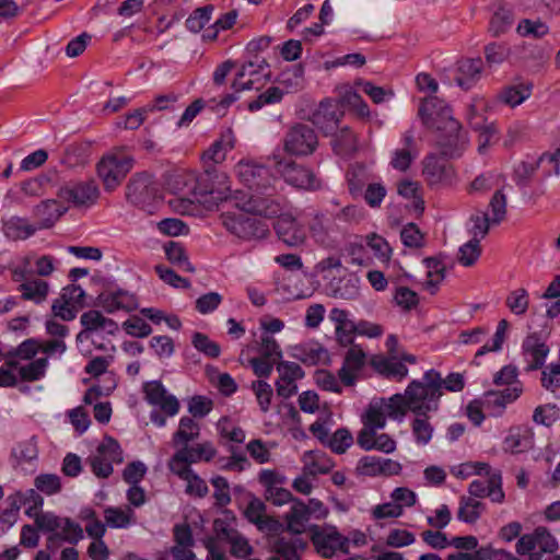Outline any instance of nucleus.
Returning a JSON list of instances; mask_svg holds the SVG:
<instances>
[{"instance_id":"obj_16","label":"nucleus","mask_w":560,"mask_h":560,"mask_svg":"<svg viewBox=\"0 0 560 560\" xmlns=\"http://www.w3.org/2000/svg\"><path fill=\"white\" fill-rule=\"evenodd\" d=\"M422 174L430 187H436L450 185L455 172L453 166L443 158L431 153L423 160Z\"/></svg>"},{"instance_id":"obj_4","label":"nucleus","mask_w":560,"mask_h":560,"mask_svg":"<svg viewBox=\"0 0 560 560\" xmlns=\"http://www.w3.org/2000/svg\"><path fill=\"white\" fill-rule=\"evenodd\" d=\"M122 151L124 148H115L96 164L97 176L106 191H114L133 167L135 159Z\"/></svg>"},{"instance_id":"obj_26","label":"nucleus","mask_w":560,"mask_h":560,"mask_svg":"<svg viewBox=\"0 0 560 560\" xmlns=\"http://www.w3.org/2000/svg\"><path fill=\"white\" fill-rule=\"evenodd\" d=\"M275 230L279 240L289 246H299L303 244L306 238L305 229L296 219L289 215L281 214L278 217L275 223Z\"/></svg>"},{"instance_id":"obj_20","label":"nucleus","mask_w":560,"mask_h":560,"mask_svg":"<svg viewBox=\"0 0 560 560\" xmlns=\"http://www.w3.org/2000/svg\"><path fill=\"white\" fill-rule=\"evenodd\" d=\"M266 509V504L259 498L253 497L244 511V516L249 523L256 525L260 532L277 534L283 525L277 518L267 515Z\"/></svg>"},{"instance_id":"obj_53","label":"nucleus","mask_w":560,"mask_h":560,"mask_svg":"<svg viewBox=\"0 0 560 560\" xmlns=\"http://www.w3.org/2000/svg\"><path fill=\"white\" fill-rule=\"evenodd\" d=\"M48 368V359L39 358L26 365L19 368V375L23 382H35L42 380Z\"/></svg>"},{"instance_id":"obj_9","label":"nucleus","mask_w":560,"mask_h":560,"mask_svg":"<svg viewBox=\"0 0 560 560\" xmlns=\"http://www.w3.org/2000/svg\"><path fill=\"white\" fill-rule=\"evenodd\" d=\"M223 224L230 233L243 241L262 240L269 234L266 222L246 213L225 215Z\"/></svg>"},{"instance_id":"obj_7","label":"nucleus","mask_w":560,"mask_h":560,"mask_svg":"<svg viewBox=\"0 0 560 560\" xmlns=\"http://www.w3.org/2000/svg\"><path fill=\"white\" fill-rule=\"evenodd\" d=\"M88 462L97 478H108L114 471L113 465L124 462L122 450L116 439L105 435L96 453L89 456Z\"/></svg>"},{"instance_id":"obj_3","label":"nucleus","mask_w":560,"mask_h":560,"mask_svg":"<svg viewBox=\"0 0 560 560\" xmlns=\"http://www.w3.org/2000/svg\"><path fill=\"white\" fill-rule=\"evenodd\" d=\"M405 392L416 416H425L429 412L438 411L440 398L443 395L441 373L434 369L427 371L421 381H411Z\"/></svg>"},{"instance_id":"obj_58","label":"nucleus","mask_w":560,"mask_h":560,"mask_svg":"<svg viewBox=\"0 0 560 560\" xmlns=\"http://www.w3.org/2000/svg\"><path fill=\"white\" fill-rule=\"evenodd\" d=\"M214 488V504L218 508H225L231 503L230 483L223 476H215L210 480Z\"/></svg>"},{"instance_id":"obj_55","label":"nucleus","mask_w":560,"mask_h":560,"mask_svg":"<svg viewBox=\"0 0 560 560\" xmlns=\"http://www.w3.org/2000/svg\"><path fill=\"white\" fill-rule=\"evenodd\" d=\"M412 434L418 444L425 445L428 444L433 434V427L429 422L428 415L425 416H416L415 420L411 423Z\"/></svg>"},{"instance_id":"obj_11","label":"nucleus","mask_w":560,"mask_h":560,"mask_svg":"<svg viewBox=\"0 0 560 560\" xmlns=\"http://www.w3.org/2000/svg\"><path fill=\"white\" fill-rule=\"evenodd\" d=\"M318 139L314 129L304 124H296L285 135L284 150L292 155H308L317 148Z\"/></svg>"},{"instance_id":"obj_25","label":"nucleus","mask_w":560,"mask_h":560,"mask_svg":"<svg viewBox=\"0 0 560 560\" xmlns=\"http://www.w3.org/2000/svg\"><path fill=\"white\" fill-rule=\"evenodd\" d=\"M366 354L358 345H352L346 355L342 366L338 371V376L343 385L352 386L357 381L355 373L365 364Z\"/></svg>"},{"instance_id":"obj_51","label":"nucleus","mask_w":560,"mask_h":560,"mask_svg":"<svg viewBox=\"0 0 560 560\" xmlns=\"http://www.w3.org/2000/svg\"><path fill=\"white\" fill-rule=\"evenodd\" d=\"M408 411L412 412V406L406 392L393 395L385 405L386 416L395 420H401Z\"/></svg>"},{"instance_id":"obj_28","label":"nucleus","mask_w":560,"mask_h":560,"mask_svg":"<svg viewBox=\"0 0 560 560\" xmlns=\"http://www.w3.org/2000/svg\"><path fill=\"white\" fill-rule=\"evenodd\" d=\"M402 148L396 149L393 152L390 165L393 168L406 172L412 161L418 156V150L416 148L415 136L411 130H407L401 138Z\"/></svg>"},{"instance_id":"obj_38","label":"nucleus","mask_w":560,"mask_h":560,"mask_svg":"<svg viewBox=\"0 0 560 560\" xmlns=\"http://www.w3.org/2000/svg\"><path fill=\"white\" fill-rule=\"evenodd\" d=\"M311 515V509L300 500H294L287 515L288 530L292 534L304 532L305 524Z\"/></svg>"},{"instance_id":"obj_2","label":"nucleus","mask_w":560,"mask_h":560,"mask_svg":"<svg viewBox=\"0 0 560 560\" xmlns=\"http://www.w3.org/2000/svg\"><path fill=\"white\" fill-rule=\"evenodd\" d=\"M226 176L224 174H214L206 171L201 174L187 172L178 174L174 184L183 187H176L175 194L183 197H188L189 201H201L207 196H212L214 199H226L229 196V187L225 186Z\"/></svg>"},{"instance_id":"obj_32","label":"nucleus","mask_w":560,"mask_h":560,"mask_svg":"<svg viewBox=\"0 0 560 560\" xmlns=\"http://www.w3.org/2000/svg\"><path fill=\"white\" fill-rule=\"evenodd\" d=\"M65 209L54 199H47L35 206L33 213L38 219V230L51 228L63 214Z\"/></svg>"},{"instance_id":"obj_12","label":"nucleus","mask_w":560,"mask_h":560,"mask_svg":"<svg viewBox=\"0 0 560 560\" xmlns=\"http://www.w3.org/2000/svg\"><path fill=\"white\" fill-rule=\"evenodd\" d=\"M276 167L284 182L293 187L306 190H315L320 187V183L313 171L295 163L294 161H279Z\"/></svg>"},{"instance_id":"obj_21","label":"nucleus","mask_w":560,"mask_h":560,"mask_svg":"<svg viewBox=\"0 0 560 560\" xmlns=\"http://www.w3.org/2000/svg\"><path fill=\"white\" fill-rule=\"evenodd\" d=\"M143 393L148 404L160 407L166 416L173 417L179 411L178 399L174 395L167 394L160 381L144 383Z\"/></svg>"},{"instance_id":"obj_39","label":"nucleus","mask_w":560,"mask_h":560,"mask_svg":"<svg viewBox=\"0 0 560 560\" xmlns=\"http://www.w3.org/2000/svg\"><path fill=\"white\" fill-rule=\"evenodd\" d=\"M514 23V14L511 9L500 4L493 12L488 31L493 37H499L506 33Z\"/></svg>"},{"instance_id":"obj_35","label":"nucleus","mask_w":560,"mask_h":560,"mask_svg":"<svg viewBox=\"0 0 560 560\" xmlns=\"http://www.w3.org/2000/svg\"><path fill=\"white\" fill-rule=\"evenodd\" d=\"M235 145V136L231 128L225 129L220 138L215 140L210 148L203 152L202 159L220 163L225 160L228 151Z\"/></svg>"},{"instance_id":"obj_43","label":"nucleus","mask_w":560,"mask_h":560,"mask_svg":"<svg viewBox=\"0 0 560 560\" xmlns=\"http://www.w3.org/2000/svg\"><path fill=\"white\" fill-rule=\"evenodd\" d=\"M330 288L335 298L354 300L360 294V279L354 275H350L339 279L337 282H330Z\"/></svg>"},{"instance_id":"obj_62","label":"nucleus","mask_w":560,"mask_h":560,"mask_svg":"<svg viewBox=\"0 0 560 560\" xmlns=\"http://www.w3.org/2000/svg\"><path fill=\"white\" fill-rule=\"evenodd\" d=\"M480 255V242L471 238L459 247L458 261L465 267H470L479 259Z\"/></svg>"},{"instance_id":"obj_52","label":"nucleus","mask_w":560,"mask_h":560,"mask_svg":"<svg viewBox=\"0 0 560 560\" xmlns=\"http://www.w3.org/2000/svg\"><path fill=\"white\" fill-rule=\"evenodd\" d=\"M541 299L551 300L556 299L551 304L545 303L546 315L548 318H556L560 315V275H556L546 291L541 294Z\"/></svg>"},{"instance_id":"obj_41","label":"nucleus","mask_w":560,"mask_h":560,"mask_svg":"<svg viewBox=\"0 0 560 560\" xmlns=\"http://www.w3.org/2000/svg\"><path fill=\"white\" fill-rule=\"evenodd\" d=\"M21 298L24 301H33L36 304L44 302L48 295L49 284L40 279L22 282L19 287Z\"/></svg>"},{"instance_id":"obj_17","label":"nucleus","mask_w":560,"mask_h":560,"mask_svg":"<svg viewBox=\"0 0 560 560\" xmlns=\"http://www.w3.org/2000/svg\"><path fill=\"white\" fill-rule=\"evenodd\" d=\"M306 546L307 542L296 534L281 535L271 541L272 555L269 560H301Z\"/></svg>"},{"instance_id":"obj_13","label":"nucleus","mask_w":560,"mask_h":560,"mask_svg":"<svg viewBox=\"0 0 560 560\" xmlns=\"http://www.w3.org/2000/svg\"><path fill=\"white\" fill-rule=\"evenodd\" d=\"M236 173L241 182L248 187L252 192L268 188L270 185L278 182L267 166L253 162L241 161L236 165Z\"/></svg>"},{"instance_id":"obj_54","label":"nucleus","mask_w":560,"mask_h":560,"mask_svg":"<svg viewBox=\"0 0 560 560\" xmlns=\"http://www.w3.org/2000/svg\"><path fill=\"white\" fill-rule=\"evenodd\" d=\"M214 8L212 4H208L201 8H197L192 11V13L187 18L185 25L187 30L192 33L200 32L206 24L211 20V15Z\"/></svg>"},{"instance_id":"obj_10","label":"nucleus","mask_w":560,"mask_h":560,"mask_svg":"<svg viewBox=\"0 0 560 560\" xmlns=\"http://www.w3.org/2000/svg\"><path fill=\"white\" fill-rule=\"evenodd\" d=\"M269 65L264 58L255 56V60H249L242 65L232 83L236 92L259 90L269 79L267 71Z\"/></svg>"},{"instance_id":"obj_24","label":"nucleus","mask_w":560,"mask_h":560,"mask_svg":"<svg viewBox=\"0 0 560 560\" xmlns=\"http://www.w3.org/2000/svg\"><path fill=\"white\" fill-rule=\"evenodd\" d=\"M534 447V432L528 425H514L509 429L503 441V448L511 454L528 452Z\"/></svg>"},{"instance_id":"obj_30","label":"nucleus","mask_w":560,"mask_h":560,"mask_svg":"<svg viewBox=\"0 0 560 560\" xmlns=\"http://www.w3.org/2000/svg\"><path fill=\"white\" fill-rule=\"evenodd\" d=\"M38 231L36 224L30 223L26 218L13 215L2 221V232L10 241H24Z\"/></svg>"},{"instance_id":"obj_50","label":"nucleus","mask_w":560,"mask_h":560,"mask_svg":"<svg viewBox=\"0 0 560 560\" xmlns=\"http://www.w3.org/2000/svg\"><path fill=\"white\" fill-rule=\"evenodd\" d=\"M43 503V497L35 489H28L25 492H18L13 499V505L16 510L22 505H27L25 513L30 517H33L35 512H39Z\"/></svg>"},{"instance_id":"obj_40","label":"nucleus","mask_w":560,"mask_h":560,"mask_svg":"<svg viewBox=\"0 0 560 560\" xmlns=\"http://www.w3.org/2000/svg\"><path fill=\"white\" fill-rule=\"evenodd\" d=\"M164 252L167 260L185 272H195V267L189 261V257L183 244L170 241L164 245Z\"/></svg>"},{"instance_id":"obj_27","label":"nucleus","mask_w":560,"mask_h":560,"mask_svg":"<svg viewBox=\"0 0 560 560\" xmlns=\"http://www.w3.org/2000/svg\"><path fill=\"white\" fill-rule=\"evenodd\" d=\"M100 195L97 185L93 180L77 183L63 189L62 196L75 206H91Z\"/></svg>"},{"instance_id":"obj_57","label":"nucleus","mask_w":560,"mask_h":560,"mask_svg":"<svg viewBox=\"0 0 560 560\" xmlns=\"http://www.w3.org/2000/svg\"><path fill=\"white\" fill-rule=\"evenodd\" d=\"M331 220L323 213H316L308 222L312 236L318 243H325L328 237Z\"/></svg>"},{"instance_id":"obj_29","label":"nucleus","mask_w":560,"mask_h":560,"mask_svg":"<svg viewBox=\"0 0 560 560\" xmlns=\"http://www.w3.org/2000/svg\"><path fill=\"white\" fill-rule=\"evenodd\" d=\"M482 70L483 61L481 58L460 60L455 82L463 90H470L479 81Z\"/></svg>"},{"instance_id":"obj_19","label":"nucleus","mask_w":560,"mask_h":560,"mask_svg":"<svg viewBox=\"0 0 560 560\" xmlns=\"http://www.w3.org/2000/svg\"><path fill=\"white\" fill-rule=\"evenodd\" d=\"M312 542L316 551L325 558L335 556L338 551L341 553L349 552V538L342 536L336 529L330 532H315L312 535Z\"/></svg>"},{"instance_id":"obj_6","label":"nucleus","mask_w":560,"mask_h":560,"mask_svg":"<svg viewBox=\"0 0 560 560\" xmlns=\"http://www.w3.org/2000/svg\"><path fill=\"white\" fill-rule=\"evenodd\" d=\"M287 199L277 191L276 184L252 192L244 203V211L266 218L280 217L287 208Z\"/></svg>"},{"instance_id":"obj_31","label":"nucleus","mask_w":560,"mask_h":560,"mask_svg":"<svg viewBox=\"0 0 560 560\" xmlns=\"http://www.w3.org/2000/svg\"><path fill=\"white\" fill-rule=\"evenodd\" d=\"M545 163H551L553 167H556L555 158L551 155H540L536 160L532 161H522L514 168L513 179L515 184L520 187H526L536 170L539 167H545Z\"/></svg>"},{"instance_id":"obj_46","label":"nucleus","mask_w":560,"mask_h":560,"mask_svg":"<svg viewBox=\"0 0 560 560\" xmlns=\"http://www.w3.org/2000/svg\"><path fill=\"white\" fill-rule=\"evenodd\" d=\"M106 524L112 528H127L136 523L135 512L127 506L125 510L120 508H107L104 511Z\"/></svg>"},{"instance_id":"obj_34","label":"nucleus","mask_w":560,"mask_h":560,"mask_svg":"<svg viewBox=\"0 0 560 560\" xmlns=\"http://www.w3.org/2000/svg\"><path fill=\"white\" fill-rule=\"evenodd\" d=\"M374 370L386 378L401 381L408 375V368L394 357H381L372 360Z\"/></svg>"},{"instance_id":"obj_44","label":"nucleus","mask_w":560,"mask_h":560,"mask_svg":"<svg viewBox=\"0 0 560 560\" xmlns=\"http://www.w3.org/2000/svg\"><path fill=\"white\" fill-rule=\"evenodd\" d=\"M485 503L472 498L462 497L457 511V518L467 524L476 523L485 512Z\"/></svg>"},{"instance_id":"obj_64","label":"nucleus","mask_w":560,"mask_h":560,"mask_svg":"<svg viewBox=\"0 0 560 560\" xmlns=\"http://www.w3.org/2000/svg\"><path fill=\"white\" fill-rule=\"evenodd\" d=\"M127 335L136 338H145L152 334V327L141 317L132 316L122 324Z\"/></svg>"},{"instance_id":"obj_36","label":"nucleus","mask_w":560,"mask_h":560,"mask_svg":"<svg viewBox=\"0 0 560 560\" xmlns=\"http://www.w3.org/2000/svg\"><path fill=\"white\" fill-rule=\"evenodd\" d=\"M332 151L340 156H349L358 149V139L349 127L337 129L332 135Z\"/></svg>"},{"instance_id":"obj_47","label":"nucleus","mask_w":560,"mask_h":560,"mask_svg":"<svg viewBox=\"0 0 560 560\" xmlns=\"http://www.w3.org/2000/svg\"><path fill=\"white\" fill-rule=\"evenodd\" d=\"M80 322L86 331L107 329L109 332H113L117 328V324L113 319L106 318L101 312L95 310L83 313Z\"/></svg>"},{"instance_id":"obj_59","label":"nucleus","mask_w":560,"mask_h":560,"mask_svg":"<svg viewBox=\"0 0 560 560\" xmlns=\"http://www.w3.org/2000/svg\"><path fill=\"white\" fill-rule=\"evenodd\" d=\"M353 436L347 428H340L329 438L327 446L336 454H343L352 445Z\"/></svg>"},{"instance_id":"obj_18","label":"nucleus","mask_w":560,"mask_h":560,"mask_svg":"<svg viewBox=\"0 0 560 560\" xmlns=\"http://www.w3.org/2000/svg\"><path fill=\"white\" fill-rule=\"evenodd\" d=\"M279 378L276 382V390L278 396L288 399L296 394V381L302 380L305 375L303 369L295 362L280 361L277 364Z\"/></svg>"},{"instance_id":"obj_45","label":"nucleus","mask_w":560,"mask_h":560,"mask_svg":"<svg viewBox=\"0 0 560 560\" xmlns=\"http://www.w3.org/2000/svg\"><path fill=\"white\" fill-rule=\"evenodd\" d=\"M423 264L428 269L425 289L431 294H435L439 289V284L445 277V267L436 257H427L423 259Z\"/></svg>"},{"instance_id":"obj_37","label":"nucleus","mask_w":560,"mask_h":560,"mask_svg":"<svg viewBox=\"0 0 560 560\" xmlns=\"http://www.w3.org/2000/svg\"><path fill=\"white\" fill-rule=\"evenodd\" d=\"M532 83H517L503 88L499 94L498 100L511 107L522 104L532 95Z\"/></svg>"},{"instance_id":"obj_8","label":"nucleus","mask_w":560,"mask_h":560,"mask_svg":"<svg viewBox=\"0 0 560 560\" xmlns=\"http://www.w3.org/2000/svg\"><path fill=\"white\" fill-rule=\"evenodd\" d=\"M557 548V539L544 526L521 536L516 544V552L521 556L529 555L530 560H540L541 553H552Z\"/></svg>"},{"instance_id":"obj_48","label":"nucleus","mask_w":560,"mask_h":560,"mask_svg":"<svg viewBox=\"0 0 560 560\" xmlns=\"http://www.w3.org/2000/svg\"><path fill=\"white\" fill-rule=\"evenodd\" d=\"M294 357L307 365H316L328 359V352L320 345H307L295 348Z\"/></svg>"},{"instance_id":"obj_5","label":"nucleus","mask_w":560,"mask_h":560,"mask_svg":"<svg viewBox=\"0 0 560 560\" xmlns=\"http://www.w3.org/2000/svg\"><path fill=\"white\" fill-rule=\"evenodd\" d=\"M126 198L135 207L153 214L162 203L158 184L147 173L133 175L126 187Z\"/></svg>"},{"instance_id":"obj_22","label":"nucleus","mask_w":560,"mask_h":560,"mask_svg":"<svg viewBox=\"0 0 560 560\" xmlns=\"http://www.w3.org/2000/svg\"><path fill=\"white\" fill-rule=\"evenodd\" d=\"M96 300V304L109 314L118 311L129 313L138 307L136 295L122 289L104 291Z\"/></svg>"},{"instance_id":"obj_61","label":"nucleus","mask_w":560,"mask_h":560,"mask_svg":"<svg viewBox=\"0 0 560 560\" xmlns=\"http://www.w3.org/2000/svg\"><path fill=\"white\" fill-rule=\"evenodd\" d=\"M192 346L205 355L217 359L221 353L219 343L212 341L207 335L202 332H195L191 339Z\"/></svg>"},{"instance_id":"obj_33","label":"nucleus","mask_w":560,"mask_h":560,"mask_svg":"<svg viewBox=\"0 0 560 560\" xmlns=\"http://www.w3.org/2000/svg\"><path fill=\"white\" fill-rule=\"evenodd\" d=\"M217 455V450L211 442H203L194 446L185 445L177 450V457L179 460L188 462V464H196L201 460L211 462Z\"/></svg>"},{"instance_id":"obj_49","label":"nucleus","mask_w":560,"mask_h":560,"mask_svg":"<svg viewBox=\"0 0 560 560\" xmlns=\"http://www.w3.org/2000/svg\"><path fill=\"white\" fill-rule=\"evenodd\" d=\"M89 160V145L84 143H70L66 147L61 163L68 167L84 165Z\"/></svg>"},{"instance_id":"obj_60","label":"nucleus","mask_w":560,"mask_h":560,"mask_svg":"<svg viewBox=\"0 0 560 560\" xmlns=\"http://www.w3.org/2000/svg\"><path fill=\"white\" fill-rule=\"evenodd\" d=\"M560 417V409L556 404H546L538 406L534 410L533 420L538 424L546 427L552 425Z\"/></svg>"},{"instance_id":"obj_14","label":"nucleus","mask_w":560,"mask_h":560,"mask_svg":"<svg viewBox=\"0 0 560 560\" xmlns=\"http://www.w3.org/2000/svg\"><path fill=\"white\" fill-rule=\"evenodd\" d=\"M345 115L341 105L331 98L323 100L312 115V122L325 136L332 135Z\"/></svg>"},{"instance_id":"obj_63","label":"nucleus","mask_w":560,"mask_h":560,"mask_svg":"<svg viewBox=\"0 0 560 560\" xmlns=\"http://www.w3.org/2000/svg\"><path fill=\"white\" fill-rule=\"evenodd\" d=\"M528 293L523 288L512 291L506 298V305L515 315L525 314L528 308Z\"/></svg>"},{"instance_id":"obj_1","label":"nucleus","mask_w":560,"mask_h":560,"mask_svg":"<svg viewBox=\"0 0 560 560\" xmlns=\"http://www.w3.org/2000/svg\"><path fill=\"white\" fill-rule=\"evenodd\" d=\"M418 116L423 126L436 132V145L443 156L454 159L463 154L468 144L467 135L443 100L425 97L418 108Z\"/></svg>"},{"instance_id":"obj_42","label":"nucleus","mask_w":560,"mask_h":560,"mask_svg":"<svg viewBox=\"0 0 560 560\" xmlns=\"http://www.w3.org/2000/svg\"><path fill=\"white\" fill-rule=\"evenodd\" d=\"M200 434L199 424L189 417H182L178 424V430L173 434V443L175 446L188 445L189 442L198 439Z\"/></svg>"},{"instance_id":"obj_23","label":"nucleus","mask_w":560,"mask_h":560,"mask_svg":"<svg viewBox=\"0 0 560 560\" xmlns=\"http://www.w3.org/2000/svg\"><path fill=\"white\" fill-rule=\"evenodd\" d=\"M548 352V346L536 334L527 336L522 343V355L527 363L525 370L535 371L542 368Z\"/></svg>"},{"instance_id":"obj_56","label":"nucleus","mask_w":560,"mask_h":560,"mask_svg":"<svg viewBox=\"0 0 560 560\" xmlns=\"http://www.w3.org/2000/svg\"><path fill=\"white\" fill-rule=\"evenodd\" d=\"M366 244L380 261L388 262L390 260L393 249L383 236L373 233L366 236Z\"/></svg>"},{"instance_id":"obj_15","label":"nucleus","mask_w":560,"mask_h":560,"mask_svg":"<svg viewBox=\"0 0 560 560\" xmlns=\"http://www.w3.org/2000/svg\"><path fill=\"white\" fill-rule=\"evenodd\" d=\"M285 481L283 475L272 469H262L258 475V482L265 488V499L277 506L294 501L292 493L283 488Z\"/></svg>"}]
</instances>
